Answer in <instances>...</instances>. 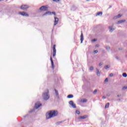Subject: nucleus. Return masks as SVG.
<instances>
[{"label": "nucleus", "mask_w": 127, "mask_h": 127, "mask_svg": "<svg viewBox=\"0 0 127 127\" xmlns=\"http://www.w3.org/2000/svg\"><path fill=\"white\" fill-rule=\"evenodd\" d=\"M48 9V7L47 6H45V5H43L40 8V10H43L44 11H46Z\"/></svg>", "instance_id": "obj_5"}, {"label": "nucleus", "mask_w": 127, "mask_h": 127, "mask_svg": "<svg viewBox=\"0 0 127 127\" xmlns=\"http://www.w3.org/2000/svg\"><path fill=\"white\" fill-rule=\"evenodd\" d=\"M123 50V48H120L119 49V50Z\"/></svg>", "instance_id": "obj_36"}, {"label": "nucleus", "mask_w": 127, "mask_h": 127, "mask_svg": "<svg viewBox=\"0 0 127 127\" xmlns=\"http://www.w3.org/2000/svg\"><path fill=\"white\" fill-rule=\"evenodd\" d=\"M107 96H108V97H109V95H107Z\"/></svg>", "instance_id": "obj_48"}, {"label": "nucleus", "mask_w": 127, "mask_h": 127, "mask_svg": "<svg viewBox=\"0 0 127 127\" xmlns=\"http://www.w3.org/2000/svg\"><path fill=\"white\" fill-rule=\"evenodd\" d=\"M103 65V64L102 63H99V66H102Z\"/></svg>", "instance_id": "obj_35"}, {"label": "nucleus", "mask_w": 127, "mask_h": 127, "mask_svg": "<svg viewBox=\"0 0 127 127\" xmlns=\"http://www.w3.org/2000/svg\"><path fill=\"white\" fill-rule=\"evenodd\" d=\"M96 75L98 77H100L101 76V71H100V70L98 69L97 68H96Z\"/></svg>", "instance_id": "obj_10"}, {"label": "nucleus", "mask_w": 127, "mask_h": 127, "mask_svg": "<svg viewBox=\"0 0 127 127\" xmlns=\"http://www.w3.org/2000/svg\"><path fill=\"white\" fill-rule=\"evenodd\" d=\"M32 112H33V110L31 111L30 113H32Z\"/></svg>", "instance_id": "obj_44"}, {"label": "nucleus", "mask_w": 127, "mask_h": 127, "mask_svg": "<svg viewBox=\"0 0 127 127\" xmlns=\"http://www.w3.org/2000/svg\"><path fill=\"white\" fill-rule=\"evenodd\" d=\"M92 41L95 42V41H97V40L96 39H93Z\"/></svg>", "instance_id": "obj_34"}, {"label": "nucleus", "mask_w": 127, "mask_h": 127, "mask_svg": "<svg viewBox=\"0 0 127 127\" xmlns=\"http://www.w3.org/2000/svg\"><path fill=\"white\" fill-rule=\"evenodd\" d=\"M62 121L57 122L56 125H60V124H62Z\"/></svg>", "instance_id": "obj_28"}, {"label": "nucleus", "mask_w": 127, "mask_h": 127, "mask_svg": "<svg viewBox=\"0 0 127 127\" xmlns=\"http://www.w3.org/2000/svg\"><path fill=\"white\" fill-rule=\"evenodd\" d=\"M73 97H74V96H73V95L69 94L67 96V98H68V99H71V98H73Z\"/></svg>", "instance_id": "obj_21"}, {"label": "nucleus", "mask_w": 127, "mask_h": 127, "mask_svg": "<svg viewBox=\"0 0 127 127\" xmlns=\"http://www.w3.org/2000/svg\"><path fill=\"white\" fill-rule=\"evenodd\" d=\"M58 21H59V19L56 17H55V23L54 25H56L58 23Z\"/></svg>", "instance_id": "obj_13"}, {"label": "nucleus", "mask_w": 127, "mask_h": 127, "mask_svg": "<svg viewBox=\"0 0 127 127\" xmlns=\"http://www.w3.org/2000/svg\"><path fill=\"white\" fill-rule=\"evenodd\" d=\"M109 30L110 31V32H113V31H114V30H115L116 29V28H114V25H112L111 26H109L108 27Z\"/></svg>", "instance_id": "obj_8"}, {"label": "nucleus", "mask_w": 127, "mask_h": 127, "mask_svg": "<svg viewBox=\"0 0 127 127\" xmlns=\"http://www.w3.org/2000/svg\"><path fill=\"white\" fill-rule=\"evenodd\" d=\"M109 76H110V77H113V76H114V74L113 73H110Z\"/></svg>", "instance_id": "obj_31"}, {"label": "nucleus", "mask_w": 127, "mask_h": 127, "mask_svg": "<svg viewBox=\"0 0 127 127\" xmlns=\"http://www.w3.org/2000/svg\"><path fill=\"white\" fill-rule=\"evenodd\" d=\"M115 58H116V59H117V60H119V57H116Z\"/></svg>", "instance_id": "obj_37"}, {"label": "nucleus", "mask_w": 127, "mask_h": 127, "mask_svg": "<svg viewBox=\"0 0 127 127\" xmlns=\"http://www.w3.org/2000/svg\"><path fill=\"white\" fill-rule=\"evenodd\" d=\"M83 40H84V37L83 36V33H81V34L80 35V43H83Z\"/></svg>", "instance_id": "obj_17"}, {"label": "nucleus", "mask_w": 127, "mask_h": 127, "mask_svg": "<svg viewBox=\"0 0 127 127\" xmlns=\"http://www.w3.org/2000/svg\"><path fill=\"white\" fill-rule=\"evenodd\" d=\"M51 62L52 63V66L54 68V63L53 62V60H52V57H51Z\"/></svg>", "instance_id": "obj_19"}, {"label": "nucleus", "mask_w": 127, "mask_h": 127, "mask_svg": "<svg viewBox=\"0 0 127 127\" xmlns=\"http://www.w3.org/2000/svg\"><path fill=\"white\" fill-rule=\"evenodd\" d=\"M28 7H29V6H28V5H21V9L25 10V9H27V8H28Z\"/></svg>", "instance_id": "obj_9"}, {"label": "nucleus", "mask_w": 127, "mask_h": 127, "mask_svg": "<svg viewBox=\"0 0 127 127\" xmlns=\"http://www.w3.org/2000/svg\"><path fill=\"white\" fill-rule=\"evenodd\" d=\"M56 45H54L53 46V51H54V54L53 55V57H55V56H56Z\"/></svg>", "instance_id": "obj_7"}, {"label": "nucleus", "mask_w": 127, "mask_h": 127, "mask_svg": "<svg viewBox=\"0 0 127 127\" xmlns=\"http://www.w3.org/2000/svg\"><path fill=\"white\" fill-rule=\"evenodd\" d=\"M105 49H106V50H107V51L109 52V51L111 50V47L109 46H107L105 47Z\"/></svg>", "instance_id": "obj_20"}, {"label": "nucleus", "mask_w": 127, "mask_h": 127, "mask_svg": "<svg viewBox=\"0 0 127 127\" xmlns=\"http://www.w3.org/2000/svg\"><path fill=\"white\" fill-rule=\"evenodd\" d=\"M68 104H69L70 105V106H71V107H72V108H73V109H76V108H77L76 107V104H75L74 103V102H73V101H69Z\"/></svg>", "instance_id": "obj_4"}, {"label": "nucleus", "mask_w": 127, "mask_h": 127, "mask_svg": "<svg viewBox=\"0 0 127 127\" xmlns=\"http://www.w3.org/2000/svg\"><path fill=\"white\" fill-rule=\"evenodd\" d=\"M121 17H122V15L119 14L118 15L114 16L113 18L114 19H118V18H120Z\"/></svg>", "instance_id": "obj_14"}, {"label": "nucleus", "mask_w": 127, "mask_h": 127, "mask_svg": "<svg viewBox=\"0 0 127 127\" xmlns=\"http://www.w3.org/2000/svg\"><path fill=\"white\" fill-rule=\"evenodd\" d=\"M102 99H106V97L103 96V97H102Z\"/></svg>", "instance_id": "obj_41"}, {"label": "nucleus", "mask_w": 127, "mask_h": 127, "mask_svg": "<svg viewBox=\"0 0 127 127\" xmlns=\"http://www.w3.org/2000/svg\"><path fill=\"white\" fill-rule=\"evenodd\" d=\"M76 114H77V115H80V111L76 110Z\"/></svg>", "instance_id": "obj_29"}, {"label": "nucleus", "mask_w": 127, "mask_h": 127, "mask_svg": "<svg viewBox=\"0 0 127 127\" xmlns=\"http://www.w3.org/2000/svg\"><path fill=\"white\" fill-rule=\"evenodd\" d=\"M121 94L118 95H117V97H121Z\"/></svg>", "instance_id": "obj_40"}, {"label": "nucleus", "mask_w": 127, "mask_h": 127, "mask_svg": "<svg viewBox=\"0 0 127 127\" xmlns=\"http://www.w3.org/2000/svg\"><path fill=\"white\" fill-rule=\"evenodd\" d=\"M124 22H126V20H121L118 21L117 24H121V23H124Z\"/></svg>", "instance_id": "obj_16"}, {"label": "nucleus", "mask_w": 127, "mask_h": 127, "mask_svg": "<svg viewBox=\"0 0 127 127\" xmlns=\"http://www.w3.org/2000/svg\"><path fill=\"white\" fill-rule=\"evenodd\" d=\"M109 106H110V103H107L105 105V109H108Z\"/></svg>", "instance_id": "obj_23"}, {"label": "nucleus", "mask_w": 127, "mask_h": 127, "mask_svg": "<svg viewBox=\"0 0 127 127\" xmlns=\"http://www.w3.org/2000/svg\"><path fill=\"white\" fill-rule=\"evenodd\" d=\"M58 115V111L55 110H52L50 111V113L46 114V119H51V118H54Z\"/></svg>", "instance_id": "obj_1"}, {"label": "nucleus", "mask_w": 127, "mask_h": 127, "mask_svg": "<svg viewBox=\"0 0 127 127\" xmlns=\"http://www.w3.org/2000/svg\"><path fill=\"white\" fill-rule=\"evenodd\" d=\"M51 13H53V14H54V15H55L56 14V13H55V12H52V13H51V12H50V11H48V12H46V13H45L44 14H43V16H44V15H47V14H49V15H50V14H51Z\"/></svg>", "instance_id": "obj_11"}, {"label": "nucleus", "mask_w": 127, "mask_h": 127, "mask_svg": "<svg viewBox=\"0 0 127 127\" xmlns=\"http://www.w3.org/2000/svg\"><path fill=\"white\" fill-rule=\"evenodd\" d=\"M109 68H111V65H106V66H105V68L106 69H109Z\"/></svg>", "instance_id": "obj_24"}, {"label": "nucleus", "mask_w": 127, "mask_h": 127, "mask_svg": "<svg viewBox=\"0 0 127 127\" xmlns=\"http://www.w3.org/2000/svg\"><path fill=\"white\" fill-rule=\"evenodd\" d=\"M19 14L21 15H22L23 16H26L27 17L29 16V15L27 14V13L25 12H19Z\"/></svg>", "instance_id": "obj_6"}, {"label": "nucleus", "mask_w": 127, "mask_h": 127, "mask_svg": "<svg viewBox=\"0 0 127 127\" xmlns=\"http://www.w3.org/2000/svg\"><path fill=\"white\" fill-rule=\"evenodd\" d=\"M108 78H106L104 80V82H108Z\"/></svg>", "instance_id": "obj_33"}, {"label": "nucleus", "mask_w": 127, "mask_h": 127, "mask_svg": "<svg viewBox=\"0 0 127 127\" xmlns=\"http://www.w3.org/2000/svg\"><path fill=\"white\" fill-rule=\"evenodd\" d=\"M49 93V91L48 89H47L45 92L43 94V98L44 100H45L47 101V100H48L50 98L49 95H48Z\"/></svg>", "instance_id": "obj_2"}, {"label": "nucleus", "mask_w": 127, "mask_h": 127, "mask_svg": "<svg viewBox=\"0 0 127 127\" xmlns=\"http://www.w3.org/2000/svg\"><path fill=\"white\" fill-rule=\"evenodd\" d=\"M95 47H99V45H96Z\"/></svg>", "instance_id": "obj_39"}, {"label": "nucleus", "mask_w": 127, "mask_h": 127, "mask_svg": "<svg viewBox=\"0 0 127 127\" xmlns=\"http://www.w3.org/2000/svg\"><path fill=\"white\" fill-rule=\"evenodd\" d=\"M60 0H57V1L58 2V1H60Z\"/></svg>", "instance_id": "obj_43"}, {"label": "nucleus", "mask_w": 127, "mask_h": 127, "mask_svg": "<svg viewBox=\"0 0 127 127\" xmlns=\"http://www.w3.org/2000/svg\"><path fill=\"white\" fill-rule=\"evenodd\" d=\"M97 53H98V50H95L94 51V54H97Z\"/></svg>", "instance_id": "obj_30"}, {"label": "nucleus", "mask_w": 127, "mask_h": 127, "mask_svg": "<svg viewBox=\"0 0 127 127\" xmlns=\"http://www.w3.org/2000/svg\"><path fill=\"white\" fill-rule=\"evenodd\" d=\"M103 15V12H98L96 14V16H102Z\"/></svg>", "instance_id": "obj_18"}, {"label": "nucleus", "mask_w": 127, "mask_h": 127, "mask_svg": "<svg viewBox=\"0 0 127 127\" xmlns=\"http://www.w3.org/2000/svg\"><path fill=\"white\" fill-rule=\"evenodd\" d=\"M41 106H42V105H41V103H40V102H37L35 104L34 109H35L36 110H37V109H38V108L41 107Z\"/></svg>", "instance_id": "obj_3"}, {"label": "nucleus", "mask_w": 127, "mask_h": 127, "mask_svg": "<svg viewBox=\"0 0 127 127\" xmlns=\"http://www.w3.org/2000/svg\"><path fill=\"white\" fill-rule=\"evenodd\" d=\"M80 103H87L88 102V100L86 99H82L80 100Z\"/></svg>", "instance_id": "obj_15"}, {"label": "nucleus", "mask_w": 127, "mask_h": 127, "mask_svg": "<svg viewBox=\"0 0 127 127\" xmlns=\"http://www.w3.org/2000/svg\"><path fill=\"white\" fill-rule=\"evenodd\" d=\"M89 70H90V71H93V70H94V67L90 66Z\"/></svg>", "instance_id": "obj_27"}, {"label": "nucleus", "mask_w": 127, "mask_h": 127, "mask_svg": "<svg viewBox=\"0 0 127 127\" xmlns=\"http://www.w3.org/2000/svg\"><path fill=\"white\" fill-rule=\"evenodd\" d=\"M55 91L57 97H58V98H59V94L58 93V91L56 90V89H55Z\"/></svg>", "instance_id": "obj_22"}, {"label": "nucleus", "mask_w": 127, "mask_h": 127, "mask_svg": "<svg viewBox=\"0 0 127 127\" xmlns=\"http://www.w3.org/2000/svg\"><path fill=\"white\" fill-rule=\"evenodd\" d=\"M123 77H125V78H126V77H127V74L126 73H123Z\"/></svg>", "instance_id": "obj_25"}, {"label": "nucleus", "mask_w": 127, "mask_h": 127, "mask_svg": "<svg viewBox=\"0 0 127 127\" xmlns=\"http://www.w3.org/2000/svg\"><path fill=\"white\" fill-rule=\"evenodd\" d=\"M97 92H98V90L97 89H95L93 92V94H94V95H96L97 94Z\"/></svg>", "instance_id": "obj_26"}, {"label": "nucleus", "mask_w": 127, "mask_h": 127, "mask_svg": "<svg viewBox=\"0 0 127 127\" xmlns=\"http://www.w3.org/2000/svg\"><path fill=\"white\" fill-rule=\"evenodd\" d=\"M53 1L57 2V0H53Z\"/></svg>", "instance_id": "obj_38"}, {"label": "nucleus", "mask_w": 127, "mask_h": 127, "mask_svg": "<svg viewBox=\"0 0 127 127\" xmlns=\"http://www.w3.org/2000/svg\"><path fill=\"white\" fill-rule=\"evenodd\" d=\"M86 0L89 1V0Z\"/></svg>", "instance_id": "obj_45"}, {"label": "nucleus", "mask_w": 127, "mask_h": 127, "mask_svg": "<svg viewBox=\"0 0 127 127\" xmlns=\"http://www.w3.org/2000/svg\"><path fill=\"white\" fill-rule=\"evenodd\" d=\"M126 89H127V86H124V87L123 88V90H126Z\"/></svg>", "instance_id": "obj_32"}, {"label": "nucleus", "mask_w": 127, "mask_h": 127, "mask_svg": "<svg viewBox=\"0 0 127 127\" xmlns=\"http://www.w3.org/2000/svg\"><path fill=\"white\" fill-rule=\"evenodd\" d=\"M107 96H108V97H109V95H107Z\"/></svg>", "instance_id": "obj_47"}, {"label": "nucleus", "mask_w": 127, "mask_h": 127, "mask_svg": "<svg viewBox=\"0 0 127 127\" xmlns=\"http://www.w3.org/2000/svg\"><path fill=\"white\" fill-rule=\"evenodd\" d=\"M87 118H88V116L84 115L83 116H79L78 117V119H79L80 120H85V119H87Z\"/></svg>", "instance_id": "obj_12"}, {"label": "nucleus", "mask_w": 127, "mask_h": 127, "mask_svg": "<svg viewBox=\"0 0 127 127\" xmlns=\"http://www.w3.org/2000/svg\"><path fill=\"white\" fill-rule=\"evenodd\" d=\"M103 53H105V50L102 51Z\"/></svg>", "instance_id": "obj_42"}, {"label": "nucleus", "mask_w": 127, "mask_h": 127, "mask_svg": "<svg viewBox=\"0 0 127 127\" xmlns=\"http://www.w3.org/2000/svg\"><path fill=\"white\" fill-rule=\"evenodd\" d=\"M107 96H108V97H109V95H107Z\"/></svg>", "instance_id": "obj_46"}]
</instances>
